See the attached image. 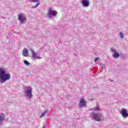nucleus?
Masks as SVG:
<instances>
[{"label":"nucleus","instance_id":"f257e3e1","mask_svg":"<svg viewBox=\"0 0 128 128\" xmlns=\"http://www.w3.org/2000/svg\"><path fill=\"white\" fill-rule=\"evenodd\" d=\"M10 78V74L6 73V69L0 68V84H4L6 80Z\"/></svg>","mask_w":128,"mask_h":128},{"label":"nucleus","instance_id":"f03ea898","mask_svg":"<svg viewBox=\"0 0 128 128\" xmlns=\"http://www.w3.org/2000/svg\"><path fill=\"white\" fill-rule=\"evenodd\" d=\"M90 116H91L92 120L96 122H100L104 118V116L101 113L92 112L90 114Z\"/></svg>","mask_w":128,"mask_h":128},{"label":"nucleus","instance_id":"7ed1b4c3","mask_svg":"<svg viewBox=\"0 0 128 128\" xmlns=\"http://www.w3.org/2000/svg\"><path fill=\"white\" fill-rule=\"evenodd\" d=\"M24 90H25V96H28V98H32V88L30 86H24Z\"/></svg>","mask_w":128,"mask_h":128},{"label":"nucleus","instance_id":"20e7f679","mask_svg":"<svg viewBox=\"0 0 128 128\" xmlns=\"http://www.w3.org/2000/svg\"><path fill=\"white\" fill-rule=\"evenodd\" d=\"M58 14V12L52 8H49L48 12L47 13V16L49 20H54V18Z\"/></svg>","mask_w":128,"mask_h":128},{"label":"nucleus","instance_id":"39448f33","mask_svg":"<svg viewBox=\"0 0 128 128\" xmlns=\"http://www.w3.org/2000/svg\"><path fill=\"white\" fill-rule=\"evenodd\" d=\"M111 52H114L112 56L114 58H118L120 57V54L118 52H116V50L114 48H110Z\"/></svg>","mask_w":128,"mask_h":128},{"label":"nucleus","instance_id":"423d86ee","mask_svg":"<svg viewBox=\"0 0 128 128\" xmlns=\"http://www.w3.org/2000/svg\"><path fill=\"white\" fill-rule=\"evenodd\" d=\"M30 50L32 54V59L36 60V58H38V60H40V58H42L41 57L38 56V54H36V53L34 52V50L30 49Z\"/></svg>","mask_w":128,"mask_h":128},{"label":"nucleus","instance_id":"0eeeda50","mask_svg":"<svg viewBox=\"0 0 128 128\" xmlns=\"http://www.w3.org/2000/svg\"><path fill=\"white\" fill-rule=\"evenodd\" d=\"M120 114H122V116L124 118H126L128 117V110H126V109H122L121 110L120 112Z\"/></svg>","mask_w":128,"mask_h":128},{"label":"nucleus","instance_id":"6e6552de","mask_svg":"<svg viewBox=\"0 0 128 128\" xmlns=\"http://www.w3.org/2000/svg\"><path fill=\"white\" fill-rule=\"evenodd\" d=\"M79 106L80 108H84L86 106V102L84 98L80 99Z\"/></svg>","mask_w":128,"mask_h":128},{"label":"nucleus","instance_id":"1a4fd4ad","mask_svg":"<svg viewBox=\"0 0 128 128\" xmlns=\"http://www.w3.org/2000/svg\"><path fill=\"white\" fill-rule=\"evenodd\" d=\"M18 20L21 24H22V22H24V20H26V16H22V14H20L18 15Z\"/></svg>","mask_w":128,"mask_h":128},{"label":"nucleus","instance_id":"9d476101","mask_svg":"<svg viewBox=\"0 0 128 128\" xmlns=\"http://www.w3.org/2000/svg\"><path fill=\"white\" fill-rule=\"evenodd\" d=\"M82 6H84V8H88V6H90L89 0H82Z\"/></svg>","mask_w":128,"mask_h":128},{"label":"nucleus","instance_id":"9b49d317","mask_svg":"<svg viewBox=\"0 0 128 128\" xmlns=\"http://www.w3.org/2000/svg\"><path fill=\"white\" fill-rule=\"evenodd\" d=\"M4 120H6V115L4 113H1L0 114V126H2Z\"/></svg>","mask_w":128,"mask_h":128},{"label":"nucleus","instance_id":"f8f14e48","mask_svg":"<svg viewBox=\"0 0 128 128\" xmlns=\"http://www.w3.org/2000/svg\"><path fill=\"white\" fill-rule=\"evenodd\" d=\"M22 54L24 56H28V50L24 48L22 52Z\"/></svg>","mask_w":128,"mask_h":128},{"label":"nucleus","instance_id":"ddd939ff","mask_svg":"<svg viewBox=\"0 0 128 128\" xmlns=\"http://www.w3.org/2000/svg\"><path fill=\"white\" fill-rule=\"evenodd\" d=\"M48 112V109H46L44 112H42V113L40 116V118H42V117L44 116V114H46V112Z\"/></svg>","mask_w":128,"mask_h":128},{"label":"nucleus","instance_id":"4468645a","mask_svg":"<svg viewBox=\"0 0 128 128\" xmlns=\"http://www.w3.org/2000/svg\"><path fill=\"white\" fill-rule=\"evenodd\" d=\"M24 64H26V66H30V63L26 60H24Z\"/></svg>","mask_w":128,"mask_h":128},{"label":"nucleus","instance_id":"2eb2a0df","mask_svg":"<svg viewBox=\"0 0 128 128\" xmlns=\"http://www.w3.org/2000/svg\"><path fill=\"white\" fill-rule=\"evenodd\" d=\"M40 6V2L37 3L36 5L32 6V8H36Z\"/></svg>","mask_w":128,"mask_h":128},{"label":"nucleus","instance_id":"dca6fc26","mask_svg":"<svg viewBox=\"0 0 128 128\" xmlns=\"http://www.w3.org/2000/svg\"><path fill=\"white\" fill-rule=\"evenodd\" d=\"M120 36L121 38H124V34L122 32H120Z\"/></svg>","mask_w":128,"mask_h":128},{"label":"nucleus","instance_id":"f3484780","mask_svg":"<svg viewBox=\"0 0 128 128\" xmlns=\"http://www.w3.org/2000/svg\"><path fill=\"white\" fill-rule=\"evenodd\" d=\"M93 110H100V107H98V106L94 107L93 108Z\"/></svg>","mask_w":128,"mask_h":128},{"label":"nucleus","instance_id":"a211bd4d","mask_svg":"<svg viewBox=\"0 0 128 128\" xmlns=\"http://www.w3.org/2000/svg\"><path fill=\"white\" fill-rule=\"evenodd\" d=\"M100 66H101L102 70H104V64H100Z\"/></svg>","mask_w":128,"mask_h":128},{"label":"nucleus","instance_id":"6ab92c4d","mask_svg":"<svg viewBox=\"0 0 128 128\" xmlns=\"http://www.w3.org/2000/svg\"><path fill=\"white\" fill-rule=\"evenodd\" d=\"M32 2H38L40 0H31Z\"/></svg>","mask_w":128,"mask_h":128},{"label":"nucleus","instance_id":"aec40b11","mask_svg":"<svg viewBox=\"0 0 128 128\" xmlns=\"http://www.w3.org/2000/svg\"><path fill=\"white\" fill-rule=\"evenodd\" d=\"M98 58H94V62H98Z\"/></svg>","mask_w":128,"mask_h":128},{"label":"nucleus","instance_id":"412c9836","mask_svg":"<svg viewBox=\"0 0 128 128\" xmlns=\"http://www.w3.org/2000/svg\"><path fill=\"white\" fill-rule=\"evenodd\" d=\"M42 128H46L45 126H43Z\"/></svg>","mask_w":128,"mask_h":128},{"label":"nucleus","instance_id":"4be33fe9","mask_svg":"<svg viewBox=\"0 0 128 128\" xmlns=\"http://www.w3.org/2000/svg\"><path fill=\"white\" fill-rule=\"evenodd\" d=\"M111 82H112V80H111Z\"/></svg>","mask_w":128,"mask_h":128},{"label":"nucleus","instance_id":"5701e85b","mask_svg":"<svg viewBox=\"0 0 128 128\" xmlns=\"http://www.w3.org/2000/svg\"><path fill=\"white\" fill-rule=\"evenodd\" d=\"M91 100H92V99H91Z\"/></svg>","mask_w":128,"mask_h":128}]
</instances>
